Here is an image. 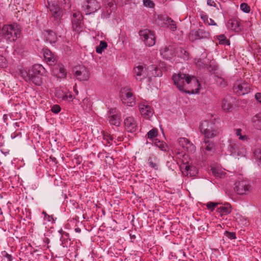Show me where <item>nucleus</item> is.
<instances>
[{
    "label": "nucleus",
    "instance_id": "obj_1",
    "mask_svg": "<svg viewBox=\"0 0 261 261\" xmlns=\"http://www.w3.org/2000/svg\"><path fill=\"white\" fill-rule=\"evenodd\" d=\"M172 80L180 91L192 94L199 92L200 84L195 76L179 72L173 75Z\"/></svg>",
    "mask_w": 261,
    "mask_h": 261
},
{
    "label": "nucleus",
    "instance_id": "obj_2",
    "mask_svg": "<svg viewBox=\"0 0 261 261\" xmlns=\"http://www.w3.org/2000/svg\"><path fill=\"white\" fill-rule=\"evenodd\" d=\"M20 26L17 23L4 25L1 29L3 38L7 41L14 42L19 37L21 33Z\"/></svg>",
    "mask_w": 261,
    "mask_h": 261
},
{
    "label": "nucleus",
    "instance_id": "obj_3",
    "mask_svg": "<svg viewBox=\"0 0 261 261\" xmlns=\"http://www.w3.org/2000/svg\"><path fill=\"white\" fill-rule=\"evenodd\" d=\"M199 129L201 134L205 139H212L217 136L218 129L215 124L212 121H204L200 124Z\"/></svg>",
    "mask_w": 261,
    "mask_h": 261
},
{
    "label": "nucleus",
    "instance_id": "obj_4",
    "mask_svg": "<svg viewBox=\"0 0 261 261\" xmlns=\"http://www.w3.org/2000/svg\"><path fill=\"white\" fill-rule=\"evenodd\" d=\"M120 97L122 103L129 107H133L136 104V98L131 89L124 87L120 91Z\"/></svg>",
    "mask_w": 261,
    "mask_h": 261
},
{
    "label": "nucleus",
    "instance_id": "obj_5",
    "mask_svg": "<svg viewBox=\"0 0 261 261\" xmlns=\"http://www.w3.org/2000/svg\"><path fill=\"white\" fill-rule=\"evenodd\" d=\"M139 35L146 45L152 46L155 44V38L153 32L148 29L141 30Z\"/></svg>",
    "mask_w": 261,
    "mask_h": 261
},
{
    "label": "nucleus",
    "instance_id": "obj_6",
    "mask_svg": "<svg viewBox=\"0 0 261 261\" xmlns=\"http://www.w3.org/2000/svg\"><path fill=\"white\" fill-rule=\"evenodd\" d=\"M134 77L138 81L142 82L146 79L149 80V72L148 67L143 65H138L134 68Z\"/></svg>",
    "mask_w": 261,
    "mask_h": 261
},
{
    "label": "nucleus",
    "instance_id": "obj_7",
    "mask_svg": "<svg viewBox=\"0 0 261 261\" xmlns=\"http://www.w3.org/2000/svg\"><path fill=\"white\" fill-rule=\"evenodd\" d=\"M215 145L213 142L204 139L201 143L200 152L202 156L212 155L215 152Z\"/></svg>",
    "mask_w": 261,
    "mask_h": 261
},
{
    "label": "nucleus",
    "instance_id": "obj_8",
    "mask_svg": "<svg viewBox=\"0 0 261 261\" xmlns=\"http://www.w3.org/2000/svg\"><path fill=\"white\" fill-rule=\"evenodd\" d=\"M48 9L52 17L54 18L55 24H59L63 16V12L61 8L57 5L53 4L48 5Z\"/></svg>",
    "mask_w": 261,
    "mask_h": 261
},
{
    "label": "nucleus",
    "instance_id": "obj_9",
    "mask_svg": "<svg viewBox=\"0 0 261 261\" xmlns=\"http://www.w3.org/2000/svg\"><path fill=\"white\" fill-rule=\"evenodd\" d=\"M251 190V186L247 181L241 180L235 184L234 190L239 195H247Z\"/></svg>",
    "mask_w": 261,
    "mask_h": 261
},
{
    "label": "nucleus",
    "instance_id": "obj_10",
    "mask_svg": "<svg viewBox=\"0 0 261 261\" xmlns=\"http://www.w3.org/2000/svg\"><path fill=\"white\" fill-rule=\"evenodd\" d=\"M82 7L87 14L96 12L100 8V5L96 0H86L82 5Z\"/></svg>",
    "mask_w": 261,
    "mask_h": 261
},
{
    "label": "nucleus",
    "instance_id": "obj_11",
    "mask_svg": "<svg viewBox=\"0 0 261 261\" xmlns=\"http://www.w3.org/2000/svg\"><path fill=\"white\" fill-rule=\"evenodd\" d=\"M83 16L80 12L73 14L72 18V29L76 32H79L83 27Z\"/></svg>",
    "mask_w": 261,
    "mask_h": 261
},
{
    "label": "nucleus",
    "instance_id": "obj_12",
    "mask_svg": "<svg viewBox=\"0 0 261 261\" xmlns=\"http://www.w3.org/2000/svg\"><path fill=\"white\" fill-rule=\"evenodd\" d=\"M74 75L80 81H87L90 78V72L85 66H80L78 69H75Z\"/></svg>",
    "mask_w": 261,
    "mask_h": 261
},
{
    "label": "nucleus",
    "instance_id": "obj_13",
    "mask_svg": "<svg viewBox=\"0 0 261 261\" xmlns=\"http://www.w3.org/2000/svg\"><path fill=\"white\" fill-rule=\"evenodd\" d=\"M175 47L173 45L166 46L160 49V55L165 59L171 60L175 57Z\"/></svg>",
    "mask_w": 261,
    "mask_h": 261
},
{
    "label": "nucleus",
    "instance_id": "obj_14",
    "mask_svg": "<svg viewBox=\"0 0 261 261\" xmlns=\"http://www.w3.org/2000/svg\"><path fill=\"white\" fill-rule=\"evenodd\" d=\"M209 33L202 29L194 30L190 32L189 34V39L194 41L196 40L208 38L209 37Z\"/></svg>",
    "mask_w": 261,
    "mask_h": 261
},
{
    "label": "nucleus",
    "instance_id": "obj_15",
    "mask_svg": "<svg viewBox=\"0 0 261 261\" xmlns=\"http://www.w3.org/2000/svg\"><path fill=\"white\" fill-rule=\"evenodd\" d=\"M233 91L238 95H244L250 92L249 85L244 82H240L234 84Z\"/></svg>",
    "mask_w": 261,
    "mask_h": 261
},
{
    "label": "nucleus",
    "instance_id": "obj_16",
    "mask_svg": "<svg viewBox=\"0 0 261 261\" xmlns=\"http://www.w3.org/2000/svg\"><path fill=\"white\" fill-rule=\"evenodd\" d=\"M125 128L129 133H134L137 129V121L133 116L126 117L124 120Z\"/></svg>",
    "mask_w": 261,
    "mask_h": 261
},
{
    "label": "nucleus",
    "instance_id": "obj_17",
    "mask_svg": "<svg viewBox=\"0 0 261 261\" xmlns=\"http://www.w3.org/2000/svg\"><path fill=\"white\" fill-rule=\"evenodd\" d=\"M230 151L234 155L245 156L246 153L245 147L239 143H234L230 144Z\"/></svg>",
    "mask_w": 261,
    "mask_h": 261
},
{
    "label": "nucleus",
    "instance_id": "obj_18",
    "mask_svg": "<svg viewBox=\"0 0 261 261\" xmlns=\"http://www.w3.org/2000/svg\"><path fill=\"white\" fill-rule=\"evenodd\" d=\"M46 71L45 68L40 64H35L31 70L28 72H25L24 75L45 76Z\"/></svg>",
    "mask_w": 261,
    "mask_h": 261
},
{
    "label": "nucleus",
    "instance_id": "obj_19",
    "mask_svg": "<svg viewBox=\"0 0 261 261\" xmlns=\"http://www.w3.org/2000/svg\"><path fill=\"white\" fill-rule=\"evenodd\" d=\"M178 143L180 146L185 149L188 152L193 153L196 150L195 146L186 138L178 139Z\"/></svg>",
    "mask_w": 261,
    "mask_h": 261
},
{
    "label": "nucleus",
    "instance_id": "obj_20",
    "mask_svg": "<svg viewBox=\"0 0 261 261\" xmlns=\"http://www.w3.org/2000/svg\"><path fill=\"white\" fill-rule=\"evenodd\" d=\"M55 95L58 99L68 102L72 101L74 98L70 92L64 91L61 89L56 90Z\"/></svg>",
    "mask_w": 261,
    "mask_h": 261
},
{
    "label": "nucleus",
    "instance_id": "obj_21",
    "mask_svg": "<svg viewBox=\"0 0 261 261\" xmlns=\"http://www.w3.org/2000/svg\"><path fill=\"white\" fill-rule=\"evenodd\" d=\"M139 109L141 115L146 118H149L153 113V109L146 102L140 103Z\"/></svg>",
    "mask_w": 261,
    "mask_h": 261
},
{
    "label": "nucleus",
    "instance_id": "obj_22",
    "mask_svg": "<svg viewBox=\"0 0 261 261\" xmlns=\"http://www.w3.org/2000/svg\"><path fill=\"white\" fill-rule=\"evenodd\" d=\"M109 121L111 124L119 126L120 124V118L117 114L116 109H111L109 112Z\"/></svg>",
    "mask_w": 261,
    "mask_h": 261
},
{
    "label": "nucleus",
    "instance_id": "obj_23",
    "mask_svg": "<svg viewBox=\"0 0 261 261\" xmlns=\"http://www.w3.org/2000/svg\"><path fill=\"white\" fill-rule=\"evenodd\" d=\"M184 166L185 169L182 171L184 175L193 177L196 176L198 173V170L195 166L190 164L184 165Z\"/></svg>",
    "mask_w": 261,
    "mask_h": 261
},
{
    "label": "nucleus",
    "instance_id": "obj_24",
    "mask_svg": "<svg viewBox=\"0 0 261 261\" xmlns=\"http://www.w3.org/2000/svg\"><path fill=\"white\" fill-rule=\"evenodd\" d=\"M227 27L228 29L236 32H239L242 29L240 21L234 19H230L227 22Z\"/></svg>",
    "mask_w": 261,
    "mask_h": 261
},
{
    "label": "nucleus",
    "instance_id": "obj_25",
    "mask_svg": "<svg viewBox=\"0 0 261 261\" xmlns=\"http://www.w3.org/2000/svg\"><path fill=\"white\" fill-rule=\"evenodd\" d=\"M44 57L48 64L52 65L55 64L56 58L54 54L48 49L43 50Z\"/></svg>",
    "mask_w": 261,
    "mask_h": 261
},
{
    "label": "nucleus",
    "instance_id": "obj_26",
    "mask_svg": "<svg viewBox=\"0 0 261 261\" xmlns=\"http://www.w3.org/2000/svg\"><path fill=\"white\" fill-rule=\"evenodd\" d=\"M22 75L25 81L32 82L36 85L39 86L42 83V76L24 75L23 73H22Z\"/></svg>",
    "mask_w": 261,
    "mask_h": 261
},
{
    "label": "nucleus",
    "instance_id": "obj_27",
    "mask_svg": "<svg viewBox=\"0 0 261 261\" xmlns=\"http://www.w3.org/2000/svg\"><path fill=\"white\" fill-rule=\"evenodd\" d=\"M43 35L46 41L50 43H55L57 41L56 34L51 30H46L43 32Z\"/></svg>",
    "mask_w": 261,
    "mask_h": 261
},
{
    "label": "nucleus",
    "instance_id": "obj_28",
    "mask_svg": "<svg viewBox=\"0 0 261 261\" xmlns=\"http://www.w3.org/2000/svg\"><path fill=\"white\" fill-rule=\"evenodd\" d=\"M175 57L177 56L184 61H187L189 58V53L181 47H175Z\"/></svg>",
    "mask_w": 261,
    "mask_h": 261
},
{
    "label": "nucleus",
    "instance_id": "obj_29",
    "mask_svg": "<svg viewBox=\"0 0 261 261\" xmlns=\"http://www.w3.org/2000/svg\"><path fill=\"white\" fill-rule=\"evenodd\" d=\"M148 70L149 72V79L154 76H161L162 72L161 70L158 67L154 65H150L148 67Z\"/></svg>",
    "mask_w": 261,
    "mask_h": 261
},
{
    "label": "nucleus",
    "instance_id": "obj_30",
    "mask_svg": "<svg viewBox=\"0 0 261 261\" xmlns=\"http://www.w3.org/2000/svg\"><path fill=\"white\" fill-rule=\"evenodd\" d=\"M217 211L221 215H228L231 212V206L229 203H226L218 207Z\"/></svg>",
    "mask_w": 261,
    "mask_h": 261
},
{
    "label": "nucleus",
    "instance_id": "obj_31",
    "mask_svg": "<svg viewBox=\"0 0 261 261\" xmlns=\"http://www.w3.org/2000/svg\"><path fill=\"white\" fill-rule=\"evenodd\" d=\"M57 76L59 78H65L66 76V70L62 65H59L55 70Z\"/></svg>",
    "mask_w": 261,
    "mask_h": 261
},
{
    "label": "nucleus",
    "instance_id": "obj_32",
    "mask_svg": "<svg viewBox=\"0 0 261 261\" xmlns=\"http://www.w3.org/2000/svg\"><path fill=\"white\" fill-rule=\"evenodd\" d=\"M252 121L254 126L261 129V113L257 114L252 119Z\"/></svg>",
    "mask_w": 261,
    "mask_h": 261
},
{
    "label": "nucleus",
    "instance_id": "obj_33",
    "mask_svg": "<svg viewBox=\"0 0 261 261\" xmlns=\"http://www.w3.org/2000/svg\"><path fill=\"white\" fill-rule=\"evenodd\" d=\"M158 163L159 161L156 157L154 155L150 156L148 159V163L151 168L158 169Z\"/></svg>",
    "mask_w": 261,
    "mask_h": 261
},
{
    "label": "nucleus",
    "instance_id": "obj_34",
    "mask_svg": "<svg viewBox=\"0 0 261 261\" xmlns=\"http://www.w3.org/2000/svg\"><path fill=\"white\" fill-rule=\"evenodd\" d=\"M166 24L167 27L171 29L172 31L176 30V25L175 22L171 18L168 17L166 21Z\"/></svg>",
    "mask_w": 261,
    "mask_h": 261
},
{
    "label": "nucleus",
    "instance_id": "obj_35",
    "mask_svg": "<svg viewBox=\"0 0 261 261\" xmlns=\"http://www.w3.org/2000/svg\"><path fill=\"white\" fill-rule=\"evenodd\" d=\"M232 108V105L226 99H224L222 102V108L225 111H229Z\"/></svg>",
    "mask_w": 261,
    "mask_h": 261
},
{
    "label": "nucleus",
    "instance_id": "obj_36",
    "mask_svg": "<svg viewBox=\"0 0 261 261\" xmlns=\"http://www.w3.org/2000/svg\"><path fill=\"white\" fill-rule=\"evenodd\" d=\"M107 42L104 41H100V44L97 46H96V51L98 54H101L103 50L107 48Z\"/></svg>",
    "mask_w": 261,
    "mask_h": 261
},
{
    "label": "nucleus",
    "instance_id": "obj_37",
    "mask_svg": "<svg viewBox=\"0 0 261 261\" xmlns=\"http://www.w3.org/2000/svg\"><path fill=\"white\" fill-rule=\"evenodd\" d=\"M254 155L258 166L261 168V149H256L254 151Z\"/></svg>",
    "mask_w": 261,
    "mask_h": 261
},
{
    "label": "nucleus",
    "instance_id": "obj_38",
    "mask_svg": "<svg viewBox=\"0 0 261 261\" xmlns=\"http://www.w3.org/2000/svg\"><path fill=\"white\" fill-rule=\"evenodd\" d=\"M217 84L222 87H225L227 86V82L222 77L217 76L215 78Z\"/></svg>",
    "mask_w": 261,
    "mask_h": 261
},
{
    "label": "nucleus",
    "instance_id": "obj_39",
    "mask_svg": "<svg viewBox=\"0 0 261 261\" xmlns=\"http://www.w3.org/2000/svg\"><path fill=\"white\" fill-rule=\"evenodd\" d=\"M242 129L241 128H237L236 129V135L238 137L239 140L243 141H246L248 140V137L246 135H242Z\"/></svg>",
    "mask_w": 261,
    "mask_h": 261
},
{
    "label": "nucleus",
    "instance_id": "obj_40",
    "mask_svg": "<svg viewBox=\"0 0 261 261\" xmlns=\"http://www.w3.org/2000/svg\"><path fill=\"white\" fill-rule=\"evenodd\" d=\"M219 44L222 45H229V41L225 37L224 35H220L217 36Z\"/></svg>",
    "mask_w": 261,
    "mask_h": 261
},
{
    "label": "nucleus",
    "instance_id": "obj_41",
    "mask_svg": "<svg viewBox=\"0 0 261 261\" xmlns=\"http://www.w3.org/2000/svg\"><path fill=\"white\" fill-rule=\"evenodd\" d=\"M158 135V130L157 128H153L149 130L146 136L148 139H152L156 137Z\"/></svg>",
    "mask_w": 261,
    "mask_h": 261
},
{
    "label": "nucleus",
    "instance_id": "obj_42",
    "mask_svg": "<svg viewBox=\"0 0 261 261\" xmlns=\"http://www.w3.org/2000/svg\"><path fill=\"white\" fill-rule=\"evenodd\" d=\"M113 135H110L109 134H105L103 135V140L105 141V143L107 145H111V142L114 139Z\"/></svg>",
    "mask_w": 261,
    "mask_h": 261
},
{
    "label": "nucleus",
    "instance_id": "obj_43",
    "mask_svg": "<svg viewBox=\"0 0 261 261\" xmlns=\"http://www.w3.org/2000/svg\"><path fill=\"white\" fill-rule=\"evenodd\" d=\"M241 10L245 13H248L250 11V7L246 3H242L240 5Z\"/></svg>",
    "mask_w": 261,
    "mask_h": 261
},
{
    "label": "nucleus",
    "instance_id": "obj_44",
    "mask_svg": "<svg viewBox=\"0 0 261 261\" xmlns=\"http://www.w3.org/2000/svg\"><path fill=\"white\" fill-rule=\"evenodd\" d=\"M224 235L226 237L230 240H233L236 238V233L233 232L225 231L224 232Z\"/></svg>",
    "mask_w": 261,
    "mask_h": 261
},
{
    "label": "nucleus",
    "instance_id": "obj_45",
    "mask_svg": "<svg viewBox=\"0 0 261 261\" xmlns=\"http://www.w3.org/2000/svg\"><path fill=\"white\" fill-rule=\"evenodd\" d=\"M61 110V108L58 105H54L51 108V111L55 114L59 113Z\"/></svg>",
    "mask_w": 261,
    "mask_h": 261
},
{
    "label": "nucleus",
    "instance_id": "obj_46",
    "mask_svg": "<svg viewBox=\"0 0 261 261\" xmlns=\"http://www.w3.org/2000/svg\"><path fill=\"white\" fill-rule=\"evenodd\" d=\"M143 4L146 7L149 8H153L154 7V4L151 0H143Z\"/></svg>",
    "mask_w": 261,
    "mask_h": 261
},
{
    "label": "nucleus",
    "instance_id": "obj_47",
    "mask_svg": "<svg viewBox=\"0 0 261 261\" xmlns=\"http://www.w3.org/2000/svg\"><path fill=\"white\" fill-rule=\"evenodd\" d=\"M103 4L109 7H112L114 5L113 0H103Z\"/></svg>",
    "mask_w": 261,
    "mask_h": 261
},
{
    "label": "nucleus",
    "instance_id": "obj_48",
    "mask_svg": "<svg viewBox=\"0 0 261 261\" xmlns=\"http://www.w3.org/2000/svg\"><path fill=\"white\" fill-rule=\"evenodd\" d=\"M196 65L199 68H204L205 64L202 61L201 59H198L196 62Z\"/></svg>",
    "mask_w": 261,
    "mask_h": 261
},
{
    "label": "nucleus",
    "instance_id": "obj_49",
    "mask_svg": "<svg viewBox=\"0 0 261 261\" xmlns=\"http://www.w3.org/2000/svg\"><path fill=\"white\" fill-rule=\"evenodd\" d=\"M207 5L210 6H213L216 8L217 10H219V8L214 0H207Z\"/></svg>",
    "mask_w": 261,
    "mask_h": 261
},
{
    "label": "nucleus",
    "instance_id": "obj_50",
    "mask_svg": "<svg viewBox=\"0 0 261 261\" xmlns=\"http://www.w3.org/2000/svg\"><path fill=\"white\" fill-rule=\"evenodd\" d=\"M217 205V204L214 202H209L207 204V207L209 209L213 210Z\"/></svg>",
    "mask_w": 261,
    "mask_h": 261
},
{
    "label": "nucleus",
    "instance_id": "obj_51",
    "mask_svg": "<svg viewBox=\"0 0 261 261\" xmlns=\"http://www.w3.org/2000/svg\"><path fill=\"white\" fill-rule=\"evenodd\" d=\"M255 97L256 100L261 103V93H257L255 95Z\"/></svg>",
    "mask_w": 261,
    "mask_h": 261
},
{
    "label": "nucleus",
    "instance_id": "obj_52",
    "mask_svg": "<svg viewBox=\"0 0 261 261\" xmlns=\"http://www.w3.org/2000/svg\"><path fill=\"white\" fill-rule=\"evenodd\" d=\"M207 23L208 25H217V23L215 22V21L213 19L211 18H210L209 20L207 19Z\"/></svg>",
    "mask_w": 261,
    "mask_h": 261
},
{
    "label": "nucleus",
    "instance_id": "obj_53",
    "mask_svg": "<svg viewBox=\"0 0 261 261\" xmlns=\"http://www.w3.org/2000/svg\"><path fill=\"white\" fill-rule=\"evenodd\" d=\"M158 143H159V144H156V145L158 146L162 150H163L165 148V144L160 141H158Z\"/></svg>",
    "mask_w": 261,
    "mask_h": 261
},
{
    "label": "nucleus",
    "instance_id": "obj_54",
    "mask_svg": "<svg viewBox=\"0 0 261 261\" xmlns=\"http://www.w3.org/2000/svg\"><path fill=\"white\" fill-rule=\"evenodd\" d=\"M5 256L8 259V261H11L12 259V256L11 254H8L7 252H6V254Z\"/></svg>",
    "mask_w": 261,
    "mask_h": 261
},
{
    "label": "nucleus",
    "instance_id": "obj_55",
    "mask_svg": "<svg viewBox=\"0 0 261 261\" xmlns=\"http://www.w3.org/2000/svg\"><path fill=\"white\" fill-rule=\"evenodd\" d=\"M4 60V58L3 56H0V66H2L3 65Z\"/></svg>",
    "mask_w": 261,
    "mask_h": 261
},
{
    "label": "nucleus",
    "instance_id": "obj_56",
    "mask_svg": "<svg viewBox=\"0 0 261 261\" xmlns=\"http://www.w3.org/2000/svg\"><path fill=\"white\" fill-rule=\"evenodd\" d=\"M212 172L215 176H219L218 173L216 172L215 169H212Z\"/></svg>",
    "mask_w": 261,
    "mask_h": 261
},
{
    "label": "nucleus",
    "instance_id": "obj_57",
    "mask_svg": "<svg viewBox=\"0 0 261 261\" xmlns=\"http://www.w3.org/2000/svg\"><path fill=\"white\" fill-rule=\"evenodd\" d=\"M122 3L126 4L127 3H129L130 0H121Z\"/></svg>",
    "mask_w": 261,
    "mask_h": 261
},
{
    "label": "nucleus",
    "instance_id": "obj_58",
    "mask_svg": "<svg viewBox=\"0 0 261 261\" xmlns=\"http://www.w3.org/2000/svg\"><path fill=\"white\" fill-rule=\"evenodd\" d=\"M73 90H74V92H75V93L76 94V95H77L79 93V92H78L77 90L76 89V85L73 87Z\"/></svg>",
    "mask_w": 261,
    "mask_h": 261
},
{
    "label": "nucleus",
    "instance_id": "obj_59",
    "mask_svg": "<svg viewBox=\"0 0 261 261\" xmlns=\"http://www.w3.org/2000/svg\"><path fill=\"white\" fill-rule=\"evenodd\" d=\"M201 18H202V19H203L204 20H205V18H206V19H207V17H206V15H202V16H201Z\"/></svg>",
    "mask_w": 261,
    "mask_h": 261
},
{
    "label": "nucleus",
    "instance_id": "obj_60",
    "mask_svg": "<svg viewBox=\"0 0 261 261\" xmlns=\"http://www.w3.org/2000/svg\"><path fill=\"white\" fill-rule=\"evenodd\" d=\"M76 232H80L81 231V229L79 228H75Z\"/></svg>",
    "mask_w": 261,
    "mask_h": 261
},
{
    "label": "nucleus",
    "instance_id": "obj_61",
    "mask_svg": "<svg viewBox=\"0 0 261 261\" xmlns=\"http://www.w3.org/2000/svg\"><path fill=\"white\" fill-rule=\"evenodd\" d=\"M49 239H48V238H46V239H45V242L46 243H47V244H48V243H49Z\"/></svg>",
    "mask_w": 261,
    "mask_h": 261
},
{
    "label": "nucleus",
    "instance_id": "obj_62",
    "mask_svg": "<svg viewBox=\"0 0 261 261\" xmlns=\"http://www.w3.org/2000/svg\"><path fill=\"white\" fill-rule=\"evenodd\" d=\"M117 140H118V141H122V139L121 137H119L117 139Z\"/></svg>",
    "mask_w": 261,
    "mask_h": 261
},
{
    "label": "nucleus",
    "instance_id": "obj_63",
    "mask_svg": "<svg viewBox=\"0 0 261 261\" xmlns=\"http://www.w3.org/2000/svg\"><path fill=\"white\" fill-rule=\"evenodd\" d=\"M54 160H56L55 158H54V159H53V161H54Z\"/></svg>",
    "mask_w": 261,
    "mask_h": 261
}]
</instances>
